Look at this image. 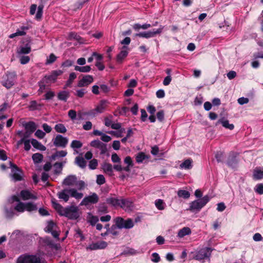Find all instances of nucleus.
Segmentation results:
<instances>
[{"label":"nucleus","mask_w":263,"mask_h":263,"mask_svg":"<svg viewBox=\"0 0 263 263\" xmlns=\"http://www.w3.org/2000/svg\"><path fill=\"white\" fill-rule=\"evenodd\" d=\"M38 104L36 101H32L30 103L29 108L30 110H33L37 108Z\"/></svg>","instance_id":"nucleus-55"},{"label":"nucleus","mask_w":263,"mask_h":263,"mask_svg":"<svg viewBox=\"0 0 263 263\" xmlns=\"http://www.w3.org/2000/svg\"><path fill=\"white\" fill-rule=\"evenodd\" d=\"M238 103L240 105L247 104L249 102V100L248 98L241 97L238 99Z\"/></svg>","instance_id":"nucleus-61"},{"label":"nucleus","mask_w":263,"mask_h":263,"mask_svg":"<svg viewBox=\"0 0 263 263\" xmlns=\"http://www.w3.org/2000/svg\"><path fill=\"white\" fill-rule=\"evenodd\" d=\"M63 184L67 186H76L78 190L74 188L64 189L58 193L59 199L67 202L69 197H72L77 200H80L83 197V194L78 190H82L85 186V182L82 180H78L76 176L69 175L63 181Z\"/></svg>","instance_id":"nucleus-1"},{"label":"nucleus","mask_w":263,"mask_h":263,"mask_svg":"<svg viewBox=\"0 0 263 263\" xmlns=\"http://www.w3.org/2000/svg\"><path fill=\"white\" fill-rule=\"evenodd\" d=\"M102 169L105 173H107L109 175L111 176L112 175L113 167L111 164L108 163H104L102 165Z\"/></svg>","instance_id":"nucleus-25"},{"label":"nucleus","mask_w":263,"mask_h":263,"mask_svg":"<svg viewBox=\"0 0 263 263\" xmlns=\"http://www.w3.org/2000/svg\"><path fill=\"white\" fill-rule=\"evenodd\" d=\"M163 29V27L160 26V27L159 28H158V29H157L156 30L140 32L139 33H137L136 34V36L141 37L148 39L150 37H154V36H156L157 34H160L162 32Z\"/></svg>","instance_id":"nucleus-7"},{"label":"nucleus","mask_w":263,"mask_h":263,"mask_svg":"<svg viewBox=\"0 0 263 263\" xmlns=\"http://www.w3.org/2000/svg\"><path fill=\"white\" fill-rule=\"evenodd\" d=\"M53 206L58 213L71 219H76L79 216V208L75 205L63 208L60 204L52 202Z\"/></svg>","instance_id":"nucleus-2"},{"label":"nucleus","mask_w":263,"mask_h":263,"mask_svg":"<svg viewBox=\"0 0 263 263\" xmlns=\"http://www.w3.org/2000/svg\"><path fill=\"white\" fill-rule=\"evenodd\" d=\"M164 113L163 110L159 111L157 113V118L160 121H162L164 119Z\"/></svg>","instance_id":"nucleus-58"},{"label":"nucleus","mask_w":263,"mask_h":263,"mask_svg":"<svg viewBox=\"0 0 263 263\" xmlns=\"http://www.w3.org/2000/svg\"><path fill=\"white\" fill-rule=\"evenodd\" d=\"M76 78H77V74L74 72H71V73H70L69 79L66 83L65 87L70 86V85L72 84V83L73 82V80Z\"/></svg>","instance_id":"nucleus-38"},{"label":"nucleus","mask_w":263,"mask_h":263,"mask_svg":"<svg viewBox=\"0 0 263 263\" xmlns=\"http://www.w3.org/2000/svg\"><path fill=\"white\" fill-rule=\"evenodd\" d=\"M211 251L212 250L210 248H203L197 253L196 256H195V258L198 260L203 259L206 257H209Z\"/></svg>","instance_id":"nucleus-10"},{"label":"nucleus","mask_w":263,"mask_h":263,"mask_svg":"<svg viewBox=\"0 0 263 263\" xmlns=\"http://www.w3.org/2000/svg\"><path fill=\"white\" fill-rule=\"evenodd\" d=\"M69 96V93L66 91H62L58 94V98L61 101H66Z\"/></svg>","instance_id":"nucleus-29"},{"label":"nucleus","mask_w":263,"mask_h":263,"mask_svg":"<svg viewBox=\"0 0 263 263\" xmlns=\"http://www.w3.org/2000/svg\"><path fill=\"white\" fill-rule=\"evenodd\" d=\"M145 155L143 153H139L136 157V161L138 163H141L145 159Z\"/></svg>","instance_id":"nucleus-48"},{"label":"nucleus","mask_w":263,"mask_h":263,"mask_svg":"<svg viewBox=\"0 0 263 263\" xmlns=\"http://www.w3.org/2000/svg\"><path fill=\"white\" fill-rule=\"evenodd\" d=\"M25 210L29 211H33L37 210L36 205L32 203H27L25 204Z\"/></svg>","instance_id":"nucleus-39"},{"label":"nucleus","mask_w":263,"mask_h":263,"mask_svg":"<svg viewBox=\"0 0 263 263\" xmlns=\"http://www.w3.org/2000/svg\"><path fill=\"white\" fill-rule=\"evenodd\" d=\"M124 161V163L127 165L126 166H128L130 168V166H133V161L129 156L125 157Z\"/></svg>","instance_id":"nucleus-57"},{"label":"nucleus","mask_w":263,"mask_h":263,"mask_svg":"<svg viewBox=\"0 0 263 263\" xmlns=\"http://www.w3.org/2000/svg\"><path fill=\"white\" fill-rule=\"evenodd\" d=\"M45 231L47 232H50L54 238H58L59 233L57 230V226L52 221H49L47 223Z\"/></svg>","instance_id":"nucleus-14"},{"label":"nucleus","mask_w":263,"mask_h":263,"mask_svg":"<svg viewBox=\"0 0 263 263\" xmlns=\"http://www.w3.org/2000/svg\"><path fill=\"white\" fill-rule=\"evenodd\" d=\"M253 178L255 180H260L263 178V168L256 167L253 172Z\"/></svg>","instance_id":"nucleus-19"},{"label":"nucleus","mask_w":263,"mask_h":263,"mask_svg":"<svg viewBox=\"0 0 263 263\" xmlns=\"http://www.w3.org/2000/svg\"><path fill=\"white\" fill-rule=\"evenodd\" d=\"M16 263H44V261L39 254H24L17 258Z\"/></svg>","instance_id":"nucleus-3"},{"label":"nucleus","mask_w":263,"mask_h":263,"mask_svg":"<svg viewBox=\"0 0 263 263\" xmlns=\"http://www.w3.org/2000/svg\"><path fill=\"white\" fill-rule=\"evenodd\" d=\"M217 123H220L222 126L229 129L232 130L234 128L233 124H230L229 121L224 119H220L218 121Z\"/></svg>","instance_id":"nucleus-27"},{"label":"nucleus","mask_w":263,"mask_h":263,"mask_svg":"<svg viewBox=\"0 0 263 263\" xmlns=\"http://www.w3.org/2000/svg\"><path fill=\"white\" fill-rule=\"evenodd\" d=\"M178 196L184 199H187L190 196V193L185 190H179L177 192Z\"/></svg>","instance_id":"nucleus-36"},{"label":"nucleus","mask_w":263,"mask_h":263,"mask_svg":"<svg viewBox=\"0 0 263 263\" xmlns=\"http://www.w3.org/2000/svg\"><path fill=\"white\" fill-rule=\"evenodd\" d=\"M31 143L32 146L34 148H35L40 151H44L46 149V148L45 146H44L43 144H42L41 143L39 142L36 139H31Z\"/></svg>","instance_id":"nucleus-24"},{"label":"nucleus","mask_w":263,"mask_h":263,"mask_svg":"<svg viewBox=\"0 0 263 263\" xmlns=\"http://www.w3.org/2000/svg\"><path fill=\"white\" fill-rule=\"evenodd\" d=\"M45 83H46V82H45V81H44L43 79L42 81H41L39 83L40 88L39 89L38 92L40 93H43L45 89L46 85L45 84Z\"/></svg>","instance_id":"nucleus-49"},{"label":"nucleus","mask_w":263,"mask_h":263,"mask_svg":"<svg viewBox=\"0 0 263 263\" xmlns=\"http://www.w3.org/2000/svg\"><path fill=\"white\" fill-rule=\"evenodd\" d=\"M25 203L20 202L15 207L16 211L19 212H23L25 210Z\"/></svg>","instance_id":"nucleus-46"},{"label":"nucleus","mask_w":263,"mask_h":263,"mask_svg":"<svg viewBox=\"0 0 263 263\" xmlns=\"http://www.w3.org/2000/svg\"><path fill=\"white\" fill-rule=\"evenodd\" d=\"M107 243L104 241H100L93 242L86 247L87 250H96L98 249H103L106 248Z\"/></svg>","instance_id":"nucleus-13"},{"label":"nucleus","mask_w":263,"mask_h":263,"mask_svg":"<svg viewBox=\"0 0 263 263\" xmlns=\"http://www.w3.org/2000/svg\"><path fill=\"white\" fill-rule=\"evenodd\" d=\"M118 228L115 225H112L110 229H108V232L114 236H117L119 234Z\"/></svg>","instance_id":"nucleus-40"},{"label":"nucleus","mask_w":263,"mask_h":263,"mask_svg":"<svg viewBox=\"0 0 263 263\" xmlns=\"http://www.w3.org/2000/svg\"><path fill=\"white\" fill-rule=\"evenodd\" d=\"M133 206V202L128 199L121 198L120 208L125 211L130 210Z\"/></svg>","instance_id":"nucleus-17"},{"label":"nucleus","mask_w":263,"mask_h":263,"mask_svg":"<svg viewBox=\"0 0 263 263\" xmlns=\"http://www.w3.org/2000/svg\"><path fill=\"white\" fill-rule=\"evenodd\" d=\"M43 6H39L37 8V11L36 14V18L37 19H40L43 13Z\"/></svg>","instance_id":"nucleus-56"},{"label":"nucleus","mask_w":263,"mask_h":263,"mask_svg":"<svg viewBox=\"0 0 263 263\" xmlns=\"http://www.w3.org/2000/svg\"><path fill=\"white\" fill-rule=\"evenodd\" d=\"M63 71L61 70H54L49 75L45 76L43 79L46 83H54L57 80V77L62 74Z\"/></svg>","instance_id":"nucleus-9"},{"label":"nucleus","mask_w":263,"mask_h":263,"mask_svg":"<svg viewBox=\"0 0 263 263\" xmlns=\"http://www.w3.org/2000/svg\"><path fill=\"white\" fill-rule=\"evenodd\" d=\"M57 57L53 54H51L47 60V64H51L54 62L56 60Z\"/></svg>","instance_id":"nucleus-60"},{"label":"nucleus","mask_w":263,"mask_h":263,"mask_svg":"<svg viewBox=\"0 0 263 263\" xmlns=\"http://www.w3.org/2000/svg\"><path fill=\"white\" fill-rule=\"evenodd\" d=\"M97 183L99 185H102L105 182V179L103 175H98L97 176Z\"/></svg>","instance_id":"nucleus-45"},{"label":"nucleus","mask_w":263,"mask_h":263,"mask_svg":"<svg viewBox=\"0 0 263 263\" xmlns=\"http://www.w3.org/2000/svg\"><path fill=\"white\" fill-rule=\"evenodd\" d=\"M99 197L97 194L93 193L89 196H86L83 198L80 204L81 205H87L89 204H94L98 202Z\"/></svg>","instance_id":"nucleus-8"},{"label":"nucleus","mask_w":263,"mask_h":263,"mask_svg":"<svg viewBox=\"0 0 263 263\" xmlns=\"http://www.w3.org/2000/svg\"><path fill=\"white\" fill-rule=\"evenodd\" d=\"M68 115L72 120H74L76 119L77 112L75 110L71 109L69 110Z\"/></svg>","instance_id":"nucleus-53"},{"label":"nucleus","mask_w":263,"mask_h":263,"mask_svg":"<svg viewBox=\"0 0 263 263\" xmlns=\"http://www.w3.org/2000/svg\"><path fill=\"white\" fill-rule=\"evenodd\" d=\"M98 163L97 159H93L89 161V167L90 169L95 170L97 168Z\"/></svg>","instance_id":"nucleus-44"},{"label":"nucleus","mask_w":263,"mask_h":263,"mask_svg":"<svg viewBox=\"0 0 263 263\" xmlns=\"http://www.w3.org/2000/svg\"><path fill=\"white\" fill-rule=\"evenodd\" d=\"M42 127L45 132L47 133H49L51 132L52 128L46 123H44L42 125Z\"/></svg>","instance_id":"nucleus-63"},{"label":"nucleus","mask_w":263,"mask_h":263,"mask_svg":"<svg viewBox=\"0 0 263 263\" xmlns=\"http://www.w3.org/2000/svg\"><path fill=\"white\" fill-rule=\"evenodd\" d=\"M22 172L15 166L12 167V177L15 181H20L22 179Z\"/></svg>","instance_id":"nucleus-16"},{"label":"nucleus","mask_w":263,"mask_h":263,"mask_svg":"<svg viewBox=\"0 0 263 263\" xmlns=\"http://www.w3.org/2000/svg\"><path fill=\"white\" fill-rule=\"evenodd\" d=\"M125 132V129L124 128H121L120 129V130H118V131H110L108 133L114 135L116 137H122V134Z\"/></svg>","instance_id":"nucleus-41"},{"label":"nucleus","mask_w":263,"mask_h":263,"mask_svg":"<svg viewBox=\"0 0 263 263\" xmlns=\"http://www.w3.org/2000/svg\"><path fill=\"white\" fill-rule=\"evenodd\" d=\"M121 198L118 199L116 197H110L106 199V202L110 205L115 208L120 207Z\"/></svg>","instance_id":"nucleus-18"},{"label":"nucleus","mask_w":263,"mask_h":263,"mask_svg":"<svg viewBox=\"0 0 263 263\" xmlns=\"http://www.w3.org/2000/svg\"><path fill=\"white\" fill-rule=\"evenodd\" d=\"M151 260L154 262H158L160 260L159 254L157 253H153L152 255Z\"/></svg>","instance_id":"nucleus-52"},{"label":"nucleus","mask_w":263,"mask_h":263,"mask_svg":"<svg viewBox=\"0 0 263 263\" xmlns=\"http://www.w3.org/2000/svg\"><path fill=\"white\" fill-rule=\"evenodd\" d=\"M253 238L255 241H263V237L261 236L260 234L258 233H255L254 235Z\"/></svg>","instance_id":"nucleus-59"},{"label":"nucleus","mask_w":263,"mask_h":263,"mask_svg":"<svg viewBox=\"0 0 263 263\" xmlns=\"http://www.w3.org/2000/svg\"><path fill=\"white\" fill-rule=\"evenodd\" d=\"M27 28H25V27H23L22 30H17L14 33H12L11 34H10L9 35V37L11 38V39H12L15 36H23V35H24L26 34V32L25 31H24V29H26Z\"/></svg>","instance_id":"nucleus-33"},{"label":"nucleus","mask_w":263,"mask_h":263,"mask_svg":"<svg viewBox=\"0 0 263 263\" xmlns=\"http://www.w3.org/2000/svg\"><path fill=\"white\" fill-rule=\"evenodd\" d=\"M111 160L114 163H117L120 162L121 159L117 154L115 153L111 155Z\"/></svg>","instance_id":"nucleus-62"},{"label":"nucleus","mask_w":263,"mask_h":263,"mask_svg":"<svg viewBox=\"0 0 263 263\" xmlns=\"http://www.w3.org/2000/svg\"><path fill=\"white\" fill-rule=\"evenodd\" d=\"M25 128L29 134L33 133L36 129V125L33 122H29L24 124Z\"/></svg>","instance_id":"nucleus-20"},{"label":"nucleus","mask_w":263,"mask_h":263,"mask_svg":"<svg viewBox=\"0 0 263 263\" xmlns=\"http://www.w3.org/2000/svg\"><path fill=\"white\" fill-rule=\"evenodd\" d=\"M68 140L61 135H58L53 140V144L57 147H65L68 143Z\"/></svg>","instance_id":"nucleus-11"},{"label":"nucleus","mask_w":263,"mask_h":263,"mask_svg":"<svg viewBox=\"0 0 263 263\" xmlns=\"http://www.w3.org/2000/svg\"><path fill=\"white\" fill-rule=\"evenodd\" d=\"M74 70L81 72H88L90 71L91 68L89 66H85L82 67L76 66L74 67Z\"/></svg>","instance_id":"nucleus-34"},{"label":"nucleus","mask_w":263,"mask_h":263,"mask_svg":"<svg viewBox=\"0 0 263 263\" xmlns=\"http://www.w3.org/2000/svg\"><path fill=\"white\" fill-rule=\"evenodd\" d=\"M191 233V230L190 228L184 227L178 231L177 236L179 238H182L186 235H190Z\"/></svg>","instance_id":"nucleus-22"},{"label":"nucleus","mask_w":263,"mask_h":263,"mask_svg":"<svg viewBox=\"0 0 263 263\" xmlns=\"http://www.w3.org/2000/svg\"><path fill=\"white\" fill-rule=\"evenodd\" d=\"M86 93V89L83 88L77 90L75 95L78 97L82 98Z\"/></svg>","instance_id":"nucleus-50"},{"label":"nucleus","mask_w":263,"mask_h":263,"mask_svg":"<svg viewBox=\"0 0 263 263\" xmlns=\"http://www.w3.org/2000/svg\"><path fill=\"white\" fill-rule=\"evenodd\" d=\"M32 158L35 163H38L42 162L43 159V156L41 154L35 153L32 155Z\"/></svg>","instance_id":"nucleus-35"},{"label":"nucleus","mask_w":263,"mask_h":263,"mask_svg":"<svg viewBox=\"0 0 263 263\" xmlns=\"http://www.w3.org/2000/svg\"><path fill=\"white\" fill-rule=\"evenodd\" d=\"M92 127V123L90 121L86 122L83 126L84 129L86 130H90Z\"/></svg>","instance_id":"nucleus-64"},{"label":"nucleus","mask_w":263,"mask_h":263,"mask_svg":"<svg viewBox=\"0 0 263 263\" xmlns=\"http://www.w3.org/2000/svg\"><path fill=\"white\" fill-rule=\"evenodd\" d=\"M71 147L74 148H79L82 146V143L79 140H73L71 143Z\"/></svg>","instance_id":"nucleus-43"},{"label":"nucleus","mask_w":263,"mask_h":263,"mask_svg":"<svg viewBox=\"0 0 263 263\" xmlns=\"http://www.w3.org/2000/svg\"><path fill=\"white\" fill-rule=\"evenodd\" d=\"M54 129L57 133L64 134L67 129L64 124L61 123L57 124L54 126Z\"/></svg>","instance_id":"nucleus-32"},{"label":"nucleus","mask_w":263,"mask_h":263,"mask_svg":"<svg viewBox=\"0 0 263 263\" xmlns=\"http://www.w3.org/2000/svg\"><path fill=\"white\" fill-rule=\"evenodd\" d=\"M16 78L15 72H7L3 77L2 84L6 88L9 89L14 85Z\"/></svg>","instance_id":"nucleus-4"},{"label":"nucleus","mask_w":263,"mask_h":263,"mask_svg":"<svg viewBox=\"0 0 263 263\" xmlns=\"http://www.w3.org/2000/svg\"><path fill=\"white\" fill-rule=\"evenodd\" d=\"M129 52V48L126 46H123L120 52L117 54L116 57V61L118 64L123 63L124 60L127 57Z\"/></svg>","instance_id":"nucleus-12"},{"label":"nucleus","mask_w":263,"mask_h":263,"mask_svg":"<svg viewBox=\"0 0 263 263\" xmlns=\"http://www.w3.org/2000/svg\"><path fill=\"white\" fill-rule=\"evenodd\" d=\"M76 163L80 167L84 168L86 165V162L82 157H77L75 160Z\"/></svg>","instance_id":"nucleus-31"},{"label":"nucleus","mask_w":263,"mask_h":263,"mask_svg":"<svg viewBox=\"0 0 263 263\" xmlns=\"http://www.w3.org/2000/svg\"><path fill=\"white\" fill-rule=\"evenodd\" d=\"M114 168L117 171L121 172L124 171L125 172H129L130 171L128 166L122 167L120 164H116L114 166Z\"/></svg>","instance_id":"nucleus-42"},{"label":"nucleus","mask_w":263,"mask_h":263,"mask_svg":"<svg viewBox=\"0 0 263 263\" xmlns=\"http://www.w3.org/2000/svg\"><path fill=\"white\" fill-rule=\"evenodd\" d=\"M255 191L259 194H263V184L259 183L256 185Z\"/></svg>","instance_id":"nucleus-47"},{"label":"nucleus","mask_w":263,"mask_h":263,"mask_svg":"<svg viewBox=\"0 0 263 263\" xmlns=\"http://www.w3.org/2000/svg\"><path fill=\"white\" fill-rule=\"evenodd\" d=\"M87 220L92 226H95L99 221V218L97 216H94L92 214L89 213L87 216Z\"/></svg>","instance_id":"nucleus-30"},{"label":"nucleus","mask_w":263,"mask_h":263,"mask_svg":"<svg viewBox=\"0 0 263 263\" xmlns=\"http://www.w3.org/2000/svg\"><path fill=\"white\" fill-rule=\"evenodd\" d=\"M21 196L23 200H28L30 199H35L36 197L32 194L29 191L24 190L21 192Z\"/></svg>","instance_id":"nucleus-23"},{"label":"nucleus","mask_w":263,"mask_h":263,"mask_svg":"<svg viewBox=\"0 0 263 263\" xmlns=\"http://www.w3.org/2000/svg\"><path fill=\"white\" fill-rule=\"evenodd\" d=\"M108 103L106 101H101L99 104L96 107V110L99 113L103 112L107 106Z\"/></svg>","instance_id":"nucleus-26"},{"label":"nucleus","mask_w":263,"mask_h":263,"mask_svg":"<svg viewBox=\"0 0 263 263\" xmlns=\"http://www.w3.org/2000/svg\"><path fill=\"white\" fill-rule=\"evenodd\" d=\"M31 51V47L27 44L25 46H21L17 49V53L18 54H28Z\"/></svg>","instance_id":"nucleus-21"},{"label":"nucleus","mask_w":263,"mask_h":263,"mask_svg":"<svg viewBox=\"0 0 263 263\" xmlns=\"http://www.w3.org/2000/svg\"><path fill=\"white\" fill-rule=\"evenodd\" d=\"M210 197L206 195L200 199L195 200L190 203L189 210L192 211H199L210 200Z\"/></svg>","instance_id":"nucleus-5"},{"label":"nucleus","mask_w":263,"mask_h":263,"mask_svg":"<svg viewBox=\"0 0 263 263\" xmlns=\"http://www.w3.org/2000/svg\"><path fill=\"white\" fill-rule=\"evenodd\" d=\"M192 160L191 159H187L180 164V168L182 169H190L192 167Z\"/></svg>","instance_id":"nucleus-28"},{"label":"nucleus","mask_w":263,"mask_h":263,"mask_svg":"<svg viewBox=\"0 0 263 263\" xmlns=\"http://www.w3.org/2000/svg\"><path fill=\"white\" fill-rule=\"evenodd\" d=\"M156 208L159 210H163L165 208V203L162 199H157L155 202Z\"/></svg>","instance_id":"nucleus-37"},{"label":"nucleus","mask_w":263,"mask_h":263,"mask_svg":"<svg viewBox=\"0 0 263 263\" xmlns=\"http://www.w3.org/2000/svg\"><path fill=\"white\" fill-rule=\"evenodd\" d=\"M93 81L92 76L85 75L78 83V86L79 87H86L90 84Z\"/></svg>","instance_id":"nucleus-15"},{"label":"nucleus","mask_w":263,"mask_h":263,"mask_svg":"<svg viewBox=\"0 0 263 263\" xmlns=\"http://www.w3.org/2000/svg\"><path fill=\"white\" fill-rule=\"evenodd\" d=\"M20 63L22 64H26L30 61V58L28 56H22L20 59Z\"/></svg>","instance_id":"nucleus-54"},{"label":"nucleus","mask_w":263,"mask_h":263,"mask_svg":"<svg viewBox=\"0 0 263 263\" xmlns=\"http://www.w3.org/2000/svg\"><path fill=\"white\" fill-rule=\"evenodd\" d=\"M34 135H35V137L41 139H43L44 138L46 134H45V133L43 132L42 130L37 129L35 132Z\"/></svg>","instance_id":"nucleus-51"},{"label":"nucleus","mask_w":263,"mask_h":263,"mask_svg":"<svg viewBox=\"0 0 263 263\" xmlns=\"http://www.w3.org/2000/svg\"><path fill=\"white\" fill-rule=\"evenodd\" d=\"M114 222L115 226L118 229H130L134 226L133 220L131 219H127L125 220L123 218L120 217H117L114 219Z\"/></svg>","instance_id":"nucleus-6"}]
</instances>
